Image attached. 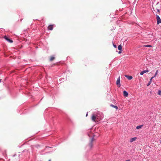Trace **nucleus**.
Masks as SVG:
<instances>
[{"mask_svg": "<svg viewBox=\"0 0 161 161\" xmlns=\"http://www.w3.org/2000/svg\"><path fill=\"white\" fill-rule=\"evenodd\" d=\"M54 59V57L53 56H52L51 57V58H50V61H52Z\"/></svg>", "mask_w": 161, "mask_h": 161, "instance_id": "f3484780", "label": "nucleus"}, {"mask_svg": "<svg viewBox=\"0 0 161 161\" xmlns=\"http://www.w3.org/2000/svg\"><path fill=\"white\" fill-rule=\"evenodd\" d=\"M51 147H46V148H50Z\"/></svg>", "mask_w": 161, "mask_h": 161, "instance_id": "5701e85b", "label": "nucleus"}, {"mask_svg": "<svg viewBox=\"0 0 161 161\" xmlns=\"http://www.w3.org/2000/svg\"><path fill=\"white\" fill-rule=\"evenodd\" d=\"M158 70H157L156 71V72H155V73L154 75L153 76V78L154 77H156V76L157 75L158 73Z\"/></svg>", "mask_w": 161, "mask_h": 161, "instance_id": "2eb2a0df", "label": "nucleus"}, {"mask_svg": "<svg viewBox=\"0 0 161 161\" xmlns=\"http://www.w3.org/2000/svg\"><path fill=\"white\" fill-rule=\"evenodd\" d=\"M87 115H88V114H87H87H86V116H87Z\"/></svg>", "mask_w": 161, "mask_h": 161, "instance_id": "a878e982", "label": "nucleus"}, {"mask_svg": "<svg viewBox=\"0 0 161 161\" xmlns=\"http://www.w3.org/2000/svg\"><path fill=\"white\" fill-rule=\"evenodd\" d=\"M148 71H149V70H143L141 72H140V74L141 75H143V74L144 73L147 72Z\"/></svg>", "mask_w": 161, "mask_h": 161, "instance_id": "6e6552de", "label": "nucleus"}, {"mask_svg": "<svg viewBox=\"0 0 161 161\" xmlns=\"http://www.w3.org/2000/svg\"><path fill=\"white\" fill-rule=\"evenodd\" d=\"M101 112H98L95 114L97 118V121H98L103 119V116Z\"/></svg>", "mask_w": 161, "mask_h": 161, "instance_id": "f257e3e1", "label": "nucleus"}, {"mask_svg": "<svg viewBox=\"0 0 161 161\" xmlns=\"http://www.w3.org/2000/svg\"><path fill=\"white\" fill-rule=\"evenodd\" d=\"M136 139H137V138L136 137H134L130 139V142H132L136 141Z\"/></svg>", "mask_w": 161, "mask_h": 161, "instance_id": "0eeeda50", "label": "nucleus"}, {"mask_svg": "<svg viewBox=\"0 0 161 161\" xmlns=\"http://www.w3.org/2000/svg\"><path fill=\"white\" fill-rule=\"evenodd\" d=\"M94 136H95V135H93V136L91 139V142L89 145V146L90 147V148H92V142L94 139Z\"/></svg>", "mask_w": 161, "mask_h": 161, "instance_id": "7ed1b4c3", "label": "nucleus"}, {"mask_svg": "<svg viewBox=\"0 0 161 161\" xmlns=\"http://www.w3.org/2000/svg\"><path fill=\"white\" fill-rule=\"evenodd\" d=\"M90 130H89V131L88 132H90Z\"/></svg>", "mask_w": 161, "mask_h": 161, "instance_id": "cd10ccee", "label": "nucleus"}, {"mask_svg": "<svg viewBox=\"0 0 161 161\" xmlns=\"http://www.w3.org/2000/svg\"><path fill=\"white\" fill-rule=\"evenodd\" d=\"M48 29L50 30H53V27L52 25H50L48 27Z\"/></svg>", "mask_w": 161, "mask_h": 161, "instance_id": "9b49d317", "label": "nucleus"}, {"mask_svg": "<svg viewBox=\"0 0 161 161\" xmlns=\"http://www.w3.org/2000/svg\"><path fill=\"white\" fill-rule=\"evenodd\" d=\"M87 134H88V136H89V137H91V134H89V132H88V133H87Z\"/></svg>", "mask_w": 161, "mask_h": 161, "instance_id": "aec40b11", "label": "nucleus"}, {"mask_svg": "<svg viewBox=\"0 0 161 161\" xmlns=\"http://www.w3.org/2000/svg\"><path fill=\"white\" fill-rule=\"evenodd\" d=\"M158 95L161 96V90H159L158 92Z\"/></svg>", "mask_w": 161, "mask_h": 161, "instance_id": "6ab92c4d", "label": "nucleus"}, {"mask_svg": "<svg viewBox=\"0 0 161 161\" xmlns=\"http://www.w3.org/2000/svg\"><path fill=\"white\" fill-rule=\"evenodd\" d=\"M92 119L93 121L94 122H96V121H97V118L95 114H92Z\"/></svg>", "mask_w": 161, "mask_h": 161, "instance_id": "39448f33", "label": "nucleus"}, {"mask_svg": "<svg viewBox=\"0 0 161 161\" xmlns=\"http://www.w3.org/2000/svg\"><path fill=\"white\" fill-rule=\"evenodd\" d=\"M160 143H161V140L160 141Z\"/></svg>", "mask_w": 161, "mask_h": 161, "instance_id": "c756f323", "label": "nucleus"}, {"mask_svg": "<svg viewBox=\"0 0 161 161\" xmlns=\"http://www.w3.org/2000/svg\"><path fill=\"white\" fill-rule=\"evenodd\" d=\"M4 38L5 39V40H6L7 41L10 43H11L13 42L12 40L9 39L8 37L6 36H4Z\"/></svg>", "mask_w": 161, "mask_h": 161, "instance_id": "423d86ee", "label": "nucleus"}, {"mask_svg": "<svg viewBox=\"0 0 161 161\" xmlns=\"http://www.w3.org/2000/svg\"><path fill=\"white\" fill-rule=\"evenodd\" d=\"M38 146H39V145H36V147H38Z\"/></svg>", "mask_w": 161, "mask_h": 161, "instance_id": "b1692460", "label": "nucleus"}, {"mask_svg": "<svg viewBox=\"0 0 161 161\" xmlns=\"http://www.w3.org/2000/svg\"><path fill=\"white\" fill-rule=\"evenodd\" d=\"M51 161V160H49V161Z\"/></svg>", "mask_w": 161, "mask_h": 161, "instance_id": "c85d7f7f", "label": "nucleus"}, {"mask_svg": "<svg viewBox=\"0 0 161 161\" xmlns=\"http://www.w3.org/2000/svg\"><path fill=\"white\" fill-rule=\"evenodd\" d=\"M1 79H0V82H1Z\"/></svg>", "mask_w": 161, "mask_h": 161, "instance_id": "bb28decb", "label": "nucleus"}, {"mask_svg": "<svg viewBox=\"0 0 161 161\" xmlns=\"http://www.w3.org/2000/svg\"><path fill=\"white\" fill-rule=\"evenodd\" d=\"M116 84L117 85L118 87H120V76L118 78L117 81H116Z\"/></svg>", "mask_w": 161, "mask_h": 161, "instance_id": "20e7f679", "label": "nucleus"}, {"mask_svg": "<svg viewBox=\"0 0 161 161\" xmlns=\"http://www.w3.org/2000/svg\"><path fill=\"white\" fill-rule=\"evenodd\" d=\"M113 46L115 48H116L117 47L116 45H114V44H113Z\"/></svg>", "mask_w": 161, "mask_h": 161, "instance_id": "412c9836", "label": "nucleus"}, {"mask_svg": "<svg viewBox=\"0 0 161 161\" xmlns=\"http://www.w3.org/2000/svg\"><path fill=\"white\" fill-rule=\"evenodd\" d=\"M142 126V125H138V126H137L136 127V128L137 129H138L141 128Z\"/></svg>", "mask_w": 161, "mask_h": 161, "instance_id": "dca6fc26", "label": "nucleus"}, {"mask_svg": "<svg viewBox=\"0 0 161 161\" xmlns=\"http://www.w3.org/2000/svg\"><path fill=\"white\" fill-rule=\"evenodd\" d=\"M157 12H158V13H159V12H160V11L159 10V9H157Z\"/></svg>", "mask_w": 161, "mask_h": 161, "instance_id": "4be33fe9", "label": "nucleus"}, {"mask_svg": "<svg viewBox=\"0 0 161 161\" xmlns=\"http://www.w3.org/2000/svg\"><path fill=\"white\" fill-rule=\"evenodd\" d=\"M123 95L125 97H127L128 95V93L126 91H124L123 92Z\"/></svg>", "mask_w": 161, "mask_h": 161, "instance_id": "9d476101", "label": "nucleus"}, {"mask_svg": "<svg viewBox=\"0 0 161 161\" xmlns=\"http://www.w3.org/2000/svg\"><path fill=\"white\" fill-rule=\"evenodd\" d=\"M121 53V52H120V51H119V53Z\"/></svg>", "mask_w": 161, "mask_h": 161, "instance_id": "393cba45", "label": "nucleus"}, {"mask_svg": "<svg viewBox=\"0 0 161 161\" xmlns=\"http://www.w3.org/2000/svg\"><path fill=\"white\" fill-rule=\"evenodd\" d=\"M153 78V77H152L150 79V81H149V82L147 85V86H148L151 84L152 82V80Z\"/></svg>", "mask_w": 161, "mask_h": 161, "instance_id": "f8f14e48", "label": "nucleus"}, {"mask_svg": "<svg viewBox=\"0 0 161 161\" xmlns=\"http://www.w3.org/2000/svg\"><path fill=\"white\" fill-rule=\"evenodd\" d=\"M156 19L157 20V24L158 25L161 23V19L158 15L156 14Z\"/></svg>", "mask_w": 161, "mask_h": 161, "instance_id": "f03ea898", "label": "nucleus"}, {"mask_svg": "<svg viewBox=\"0 0 161 161\" xmlns=\"http://www.w3.org/2000/svg\"><path fill=\"white\" fill-rule=\"evenodd\" d=\"M110 105L112 107L115 108L116 109H118V107L117 106L114 105L113 104H111Z\"/></svg>", "mask_w": 161, "mask_h": 161, "instance_id": "4468645a", "label": "nucleus"}, {"mask_svg": "<svg viewBox=\"0 0 161 161\" xmlns=\"http://www.w3.org/2000/svg\"><path fill=\"white\" fill-rule=\"evenodd\" d=\"M146 47H152L151 45H147L146 46H145Z\"/></svg>", "mask_w": 161, "mask_h": 161, "instance_id": "a211bd4d", "label": "nucleus"}, {"mask_svg": "<svg viewBox=\"0 0 161 161\" xmlns=\"http://www.w3.org/2000/svg\"><path fill=\"white\" fill-rule=\"evenodd\" d=\"M125 76L129 80H130L132 79V77L131 76H129L128 75H125Z\"/></svg>", "mask_w": 161, "mask_h": 161, "instance_id": "1a4fd4ad", "label": "nucleus"}, {"mask_svg": "<svg viewBox=\"0 0 161 161\" xmlns=\"http://www.w3.org/2000/svg\"><path fill=\"white\" fill-rule=\"evenodd\" d=\"M118 48L119 50L121 51L122 50V46L121 45H120L118 46Z\"/></svg>", "mask_w": 161, "mask_h": 161, "instance_id": "ddd939ff", "label": "nucleus"}]
</instances>
